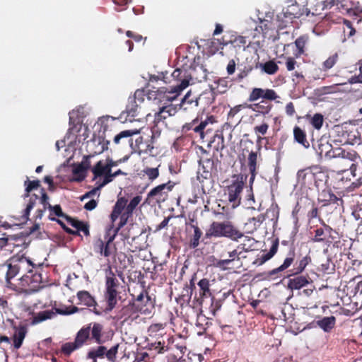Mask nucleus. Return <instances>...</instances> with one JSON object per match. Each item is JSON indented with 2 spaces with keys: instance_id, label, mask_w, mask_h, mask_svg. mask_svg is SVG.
Listing matches in <instances>:
<instances>
[{
  "instance_id": "obj_1",
  "label": "nucleus",
  "mask_w": 362,
  "mask_h": 362,
  "mask_svg": "<svg viewBox=\"0 0 362 362\" xmlns=\"http://www.w3.org/2000/svg\"><path fill=\"white\" fill-rule=\"evenodd\" d=\"M0 271L6 273L5 279L7 286L17 289V286L11 283V279L18 274H22L18 279L19 288L28 292H35L42 288V274L35 268L34 265L27 258L6 261L0 265Z\"/></svg>"
},
{
  "instance_id": "obj_2",
  "label": "nucleus",
  "mask_w": 362,
  "mask_h": 362,
  "mask_svg": "<svg viewBox=\"0 0 362 362\" xmlns=\"http://www.w3.org/2000/svg\"><path fill=\"white\" fill-rule=\"evenodd\" d=\"M205 236L207 238L225 237L237 241L243 237V233L229 221H214L209 226Z\"/></svg>"
},
{
  "instance_id": "obj_3",
  "label": "nucleus",
  "mask_w": 362,
  "mask_h": 362,
  "mask_svg": "<svg viewBox=\"0 0 362 362\" xmlns=\"http://www.w3.org/2000/svg\"><path fill=\"white\" fill-rule=\"evenodd\" d=\"M189 84L187 79H184L179 84L173 85L170 88L166 87L158 88L156 90H152L148 93V98L153 97L163 105H169L176 100L180 93Z\"/></svg>"
},
{
  "instance_id": "obj_4",
  "label": "nucleus",
  "mask_w": 362,
  "mask_h": 362,
  "mask_svg": "<svg viewBox=\"0 0 362 362\" xmlns=\"http://www.w3.org/2000/svg\"><path fill=\"white\" fill-rule=\"evenodd\" d=\"M115 118L107 116L101 120L103 134L94 135L93 137L87 143V147L90 154L93 156L103 153L108 149L110 141L105 139V133L107 131L111 123L115 122Z\"/></svg>"
},
{
  "instance_id": "obj_5",
  "label": "nucleus",
  "mask_w": 362,
  "mask_h": 362,
  "mask_svg": "<svg viewBox=\"0 0 362 362\" xmlns=\"http://www.w3.org/2000/svg\"><path fill=\"white\" fill-rule=\"evenodd\" d=\"M247 177L248 175L246 174H235L232 176L233 180L230 185L226 187L228 201L232 204L233 207H236L240 204L241 194Z\"/></svg>"
},
{
  "instance_id": "obj_6",
  "label": "nucleus",
  "mask_w": 362,
  "mask_h": 362,
  "mask_svg": "<svg viewBox=\"0 0 362 362\" xmlns=\"http://www.w3.org/2000/svg\"><path fill=\"white\" fill-rule=\"evenodd\" d=\"M24 186L25 187V189L23 197H29V200L25 208L23 211L21 219L23 223H26L29 220L30 211L34 208L36 201L38 199V196L37 194H33L30 195V193L33 190L40 187V181L38 180H30L29 178L27 177L26 180L24 182Z\"/></svg>"
},
{
  "instance_id": "obj_7",
  "label": "nucleus",
  "mask_w": 362,
  "mask_h": 362,
  "mask_svg": "<svg viewBox=\"0 0 362 362\" xmlns=\"http://www.w3.org/2000/svg\"><path fill=\"white\" fill-rule=\"evenodd\" d=\"M296 258V248L291 245L285 253L283 263L278 267L263 274L264 279L271 281L281 277L282 272L293 264Z\"/></svg>"
},
{
  "instance_id": "obj_8",
  "label": "nucleus",
  "mask_w": 362,
  "mask_h": 362,
  "mask_svg": "<svg viewBox=\"0 0 362 362\" xmlns=\"http://www.w3.org/2000/svg\"><path fill=\"white\" fill-rule=\"evenodd\" d=\"M320 221L322 226L313 230L312 233L314 235L311 240L313 243H322L329 246L338 238V233L326 224L322 218H320Z\"/></svg>"
},
{
  "instance_id": "obj_9",
  "label": "nucleus",
  "mask_w": 362,
  "mask_h": 362,
  "mask_svg": "<svg viewBox=\"0 0 362 362\" xmlns=\"http://www.w3.org/2000/svg\"><path fill=\"white\" fill-rule=\"evenodd\" d=\"M132 300L138 313L149 315L154 309L155 300L152 298L147 291L142 289L139 295H132Z\"/></svg>"
},
{
  "instance_id": "obj_10",
  "label": "nucleus",
  "mask_w": 362,
  "mask_h": 362,
  "mask_svg": "<svg viewBox=\"0 0 362 362\" xmlns=\"http://www.w3.org/2000/svg\"><path fill=\"white\" fill-rule=\"evenodd\" d=\"M119 347V343L112 346L109 350L105 346H99L88 352L87 358L93 360V362H97V358H103L105 356L109 361L115 362Z\"/></svg>"
},
{
  "instance_id": "obj_11",
  "label": "nucleus",
  "mask_w": 362,
  "mask_h": 362,
  "mask_svg": "<svg viewBox=\"0 0 362 362\" xmlns=\"http://www.w3.org/2000/svg\"><path fill=\"white\" fill-rule=\"evenodd\" d=\"M175 185L173 182L168 181L167 183L155 187L148 193L145 202L150 203L153 200H156L157 203L165 202L168 193L172 191Z\"/></svg>"
},
{
  "instance_id": "obj_12",
  "label": "nucleus",
  "mask_w": 362,
  "mask_h": 362,
  "mask_svg": "<svg viewBox=\"0 0 362 362\" xmlns=\"http://www.w3.org/2000/svg\"><path fill=\"white\" fill-rule=\"evenodd\" d=\"M260 149L261 146H259L258 151H251L248 154L246 165H245L243 163L241 165V169H243L244 166H246L248 168L250 173L249 184L251 189L252 187V185L255 180L256 175L258 173V159L261 158Z\"/></svg>"
},
{
  "instance_id": "obj_13",
  "label": "nucleus",
  "mask_w": 362,
  "mask_h": 362,
  "mask_svg": "<svg viewBox=\"0 0 362 362\" xmlns=\"http://www.w3.org/2000/svg\"><path fill=\"white\" fill-rule=\"evenodd\" d=\"M317 202L322 204V206L334 205V209L343 207L344 200L341 197H337L330 188L327 187L319 192Z\"/></svg>"
},
{
  "instance_id": "obj_14",
  "label": "nucleus",
  "mask_w": 362,
  "mask_h": 362,
  "mask_svg": "<svg viewBox=\"0 0 362 362\" xmlns=\"http://www.w3.org/2000/svg\"><path fill=\"white\" fill-rule=\"evenodd\" d=\"M279 98L276 91L269 88H254L252 89L248 97L249 102H255L259 99L266 100H275Z\"/></svg>"
},
{
  "instance_id": "obj_15",
  "label": "nucleus",
  "mask_w": 362,
  "mask_h": 362,
  "mask_svg": "<svg viewBox=\"0 0 362 362\" xmlns=\"http://www.w3.org/2000/svg\"><path fill=\"white\" fill-rule=\"evenodd\" d=\"M186 238L190 249H195L199 245L200 238L202 236V231L199 226L189 225L185 228Z\"/></svg>"
},
{
  "instance_id": "obj_16",
  "label": "nucleus",
  "mask_w": 362,
  "mask_h": 362,
  "mask_svg": "<svg viewBox=\"0 0 362 362\" xmlns=\"http://www.w3.org/2000/svg\"><path fill=\"white\" fill-rule=\"evenodd\" d=\"M220 44L223 45L230 44L235 49L238 48L239 49H245L246 47L247 40L246 38L243 36L228 33L223 36L221 40L220 41Z\"/></svg>"
},
{
  "instance_id": "obj_17",
  "label": "nucleus",
  "mask_w": 362,
  "mask_h": 362,
  "mask_svg": "<svg viewBox=\"0 0 362 362\" xmlns=\"http://www.w3.org/2000/svg\"><path fill=\"white\" fill-rule=\"evenodd\" d=\"M175 342V337L171 336L168 339V343L165 345L164 341L160 340L154 342H148L146 348L148 351H154L157 354H163L170 350H173V344Z\"/></svg>"
},
{
  "instance_id": "obj_18",
  "label": "nucleus",
  "mask_w": 362,
  "mask_h": 362,
  "mask_svg": "<svg viewBox=\"0 0 362 362\" xmlns=\"http://www.w3.org/2000/svg\"><path fill=\"white\" fill-rule=\"evenodd\" d=\"M178 111L177 105L170 103L160 107L158 112L155 114L154 123L157 125L160 122H163L168 117L174 116Z\"/></svg>"
},
{
  "instance_id": "obj_19",
  "label": "nucleus",
  "mask_w": 362,
  "mask_h": 362,
  "mask_svg": "<svg viewBox=\"0 0 362 362\" xmlns=\"http://www.w3.org/2000/svg\"><path fill=\"white\" fill-rule=\"evenodd\" d=\"M297 181L302 187L310 188L314 183L313 166L299 170L297 173Z\"/></svg>"
},
{
  "instance_id": "obj_20",
  "label": "nucleus",
  "mask_w": 362,
  "mask_h": 362,
  "mask_svg": "<svg viewBox=\"0 0 362 362\" xmlns=\"http://www.w3.org/2000/svg\"><path fill=\"white\" fill-rule=\"evenodd\" d=\"M77 298L81 304L87 307H93L92 310L97 315H100L102 312L97 309V303L95 298L87 291H79L77 293Z\"/></svg>"
},
{
  "instance_id": "obj_21",
  "label": "nucleus",
  "mask_w": 362,
  "mask_h": 362,
  "mask_svg": "<svg viewBox=\"0 0 362 362\" xmlns=\"http://www.w3.org/2000/svg\"><path fill=\"white\" fill-rule=\"evenodd\" d=\"M112 226H110V227L107 229L106 233L105 235V243L103 250V257H109L111 256L116 250L115 246L112 245V242L114 241L116 234L112 232Z\"/></svg>"
},
{
  "instance_id": "obj_22",
  "label": "nucleus",
  "mask_w": 362,
  "mask_h": 362,
  "mask_svg": "<svg viewBox=\"0 0 362 362\" xmlns=\"http://www.w3.org/2000/svg\"><path fill=\"white\" fill-rule=\"evenodd\" d=\"M139 133V130L137 129H129L120 132L119 134L115 135L113 139V142L116 145L124 144L126 143L129 144V146H132V136Z\"/></svg>"
},
{
  "instance_id": "obj_23",
  "label": "nucleus",
  "mask_w": 362,
  "mask_h": 362,
  "mask_svg": "<svg viewBox=\"0 0 362 362\" xmlns=\"http://www.w3.org/2000/svg\"><path fill=\"white\" fill-rule=\"evenodd\" d=\"M41 196L40 197H38V199L40 200V203L42 204V207L41 209H38L36 210L33 218L35 221H37V220H41L42 216H44V214L45 211L51 206V204L49 202V197L47 192H45V188H41L40 189Z\"/></svg>"
},
{
  "instance_id": "obj_24",
  "label": "nucleus",
  "mask_w": 362,
  "mask_h": 362,
  "mask_svg": "<svg viewBox=\"0 0 362 362\" xmlns=\"http://www.w3.org/2000/svg\"><path fill=\"white\" fill-rule=\"evenodd\" d=\"M138 311L134 304L132 300L129 301L127 305H124L118 313V318L122 319L124 321L128 320L129 318H134Z\"/></svg>"
},
{
  "instance_id": "obj_25",
  "label": "nucleus",
  "mask_w": 362,
  "mask_h": 362,
  "mask_svg": "<svg viewBox=\"0 0 362 362\" xmlns=\"http://www.w3.org/2000/svg\"><path fill=\"white\" fill-rule=\"evenodd\" d=\"M314 183L316 187L326 185L329 180V175L327 171L317 165L313 166Z\"/></svg>"
},
{
  "instance_id": "obj_26",
  "label": "nucleus",
  "mask_w": 362,
  "mask_h": 362,
  "mask_svg": "<svg viewBox=\"0 0 362 362\" xmlns=\"http://www.w3.org/2000/svg\"><path fill=\"white\" fill-rule=\"evenodd\" d=\"M141 111V106L140 104L136 101L135 99L131 98V97L128 99V103L126 106L125 112L127 114V117H129V120L135 119V118L139 116Z\"/></svg>"
},
{
  "instance_id": "obj_27",
  "label": "nucleus",
  "mask_w": 362,
  "mask_h": 362,
  "mask_svg": "<svg viewBox=\"0 0 362 362\" xmlns=\"http://www.w3.org/2000/svg\"><path fill=\"white\" fill-rule=\"evenodd\" d=\"M91 172L93 174V180H95L98 177H103L104 179L105 176H108L110 170H109L105 161L100 160L91 168Z\"/></svg>"
},
{
  "instance_id": "obj_28",
  "label": "nucleus",
  "mask_w": 362,
  "mask_h": 362,
  "mask_svg": "<svg viewBox=\"0 0 362 362\" xmlns=\"http://www.w3.org/2000/svg\"><path fill=\"white\" fill-rule=\"evenodd\" d=\"M199 105L198 98L192 97L191 91H188L182 99L180 103L177 105L179 109H183L185 111L197 108Z\"/></svg>"
},
{
  "instance_id": "obj_29",
  "label": "nucleus",
  "mask_w": 362,
  "mask_h": 362,
  "mask_svg": "<svg viewBox=\"0 0 362 362\" xmlns=\"http://www.w3.org/2000/svg\"><path fill=\"white\" fill-rule=\"evenodd\" d=\"M90 325L91 324H88L86 326H83L76 333L74 341L80 348L82 347L87 342V341L90 339Z\"/></svg>"
},
{
  "instance_id": "obj_30",
  "label": "nucleus",
  "mask_w": 362,
  "mask_h": 362,
  "mask_svg": "<svg viewBox=\"0 0 362 362\" xmlns=\"http://www.w3.org/2000/svg\"><path fill=\"white\" fill-rule=\"evenodd\" d=\"M66 220L67 222L76 230L75 231H78V234L76 235H80V232L81 231L86 236L90 235L89 231V226L88 223L72 218L71 216H66Z\"/></svg>"
},
{
  "instance_id": "obj_31",
  "label": "nucleus",
  "mask_w": 362,
  "mask_h": 362,
  "mask_svg": "<svg viewBox=\"0 0 362 362\" xmlns=\"http://www.w3.org/2000/svg\"><path fill=\"white\" fill-rule=\"evenodd\" d=\"M90 339L98 344H103L105 340L102 338L103 326L100 323H90Z\"/></svg>"
},
{
  "instance_id": "obj_32",
  "label": "nucleus",
  "mask_w": 362,
  "mask_h": 362,
  "mask_svg": "<svg viewBox=\"0 0 362 362\" xmlns=\"http://www.w3.org/2000/svg\"><path fill=\"white\" fill-rule=\"evenodd\" d=\"M271 102L270 100H262L259 103L251 104L252 107H249V109L264 116L269 114L273 107Z\"/></svg>"
},
{
  "instance_id": "obj_33",
  "label": "nucleus",
  "mask_w": 362,
  "mask_h": 362,
  "mask_svg": "<svg viewBox=\"0 0 362 362\" xmlns=\"http://www.w3.org/2000/svg\"><path fill=\"white\" fill-rule=\"evenodd\" d=\"M309 276H297L293 279H290L288 281V287L291 290H298L309 284Z\"/></svg>"
},
{
  "instance_id": "obj_34",
  "label": "nucleus",
  "mask_w": 362,
  "mask_h": 362,
  "mask_svg": "<svg viewBox=\"0 0 362 362\" xmlns=\"http://www.w3.org/2000/svg\"><path fill=\"white\" fill-rule=\"evenodd\" d=\"M309 41V35L305 34L300 35L295 40L296 51L294 52L295 57L298 58L305 52V46Z\"/></svg>"
},
{
  "instance_id": "obj_35",
  "label": "nucleus",
  "mask_w": 362,
  "mask_h": 362,
  "mask_svg": "<svg viewBox=\"0 0 362 362\" xmlns=\"http://www.w3.org/2000/svg\"><path fill=\"white\" fill-rule=\"evenodd\" d=\"M16 332L13 336V346L15 349H18L23 344V340L27 333V329L24 326L19 327H15Z\"/></svg>"
},
{
  "instance_id": "obj_36",
  "label": "nucleus",
  "mask_w": 362,
  "mask_h": 362,
  "mask_svg": "<svg viewBox=\"0 0 362 362\" xmlns=\"http://www.w3.org/2000/svg\"><path fill=\"white\" fill-rule=\"evenodd\" d=\"M198 286L199 287L200 303H202L204 298H208L212 295L210 289L209 280L206 278L201 279L198 282Z\"/></svg>"
},
{
  "instance_id": "obj_37",
  "label": "nucleus",
  "mask_w": 362,
  "mask_h": 362,
  "mask_svg": "<svg viewBox=\"0 0 362 362\" xmlns=\"http://www.w3.org/2000/svg\"><path fill=\"white\" fill-rule=\"evenodd\" d=\"M279 247V240L276 239L273 240L272 247L268 252L263 254L260 257L257 258L255 263L259 265H262L267 261L272 259L274 255L277 252Z\"/></svg>"
},
{
  "instance_id": "obj_38",
  "label": "nucleus",
  "mask_w": 362,
  "mask_h": 362,
  "mask_svg": "<svg viewBox=\"0 0 362 362\" xmlns=\"http://www.w3.org/2000/svg\"><path fill=\"white\" fill-rule=\"evenodd\" d=\"M279 247V240L276 239L273 240L272 247L268 252L263 254L260 257L257 258L255 263L259 265H262L267 261L272 259L274 255L277 252Z\"/></svg>"
},
{
  "instance_id": "obj_39",
  "label": "nucleus",
  "mask_w": 362,
  "mask_h": 362,
  "mask_svg": "<svg viewBox=\"0 0 362 362\" xmlns=\"http://www.w3.org/2000/svg\"><path fill=\"white\" fill-rule=\"evenodd\" d=\"M165 323L152 324L148 328V334L151 338H156L158 339L160 337L165 334L163 331L165 330Z\"/></svg>"
},
{
  "instance_id": "obj_40",
  "label": "nucleus",
  "mask_w": 362,
  "mask_h": 362,
  "mask_svg": "<svg viewBox=\"0 0 362 362\" xmlns=\"http://www.w3.org/2000/svg\"><path fill=\"white\" fill-rule=\"evenodd\" d=\"M286 13L288 14L290 16H292V18H299L304 14H305L306 16H308L310 11H308V9L305 8H300L298 4H295L288 6Z\"/></svg>"
},
{
  "instance_id": "obj_41",
  "label": "nucleus",
  "mask_w": 362,
  "mask_h": 362,
  "mask_svg": "<svg viewBox=\"0 0 362 362\" xmlns=\"http://www.w3.org/2000/svg\"><path fill=\"white\" fill-rule=\"evenodd\" d=\"M336 318L334 316L324 317L320 320L317 321V325L324 332H329L334 327Z\"/></svg>"
},
{
  "instance_id": "obj_42",
  "label": "nucleus",
  "mask_w": 362,
  "mask_h": 362,
  "mask_svg": "<svg viewBox=\"0 0 362 362\" xmlns=\"http://www.w3.org/2000/svg\"><path fill=\"white\" fill-rule=\"evenodd\" d=\"M264 221L269 219L272 222L273 226H275L278 223L279 217V208L277 205H272L267 209L266 212L263 214Z\"/></svg>"
},
{
  "instance_id": "obj_43",
  "label": "nucleus",
  "mask_w": 362,
  "mask_h": 362,
  "mask_svg": "<svg viewBox=\"0 0 362 362\" xmlns=\"http://www.w3.org/2000/svg\"><path fill=\"white\" fill-rule=\"evenodd\" d=\"M119 282L115 274L110 270L105 277V291H117Z\"/></svg>"
},
{
  "instance_id": "obj_44",
  "label": "nucleus",
  "mask_w": 362,
  "mask_h": 362,
  "mask_svg": "<svg viewBox=\"0 0 362 362\" xmlns=\"http://www.w3.org/2000/svg\"><path fill=\"white\" fill-rule=\"evenodd\" d=\"M214 168V161L211 158L201 159L199 160V170L203 171V176L207 178L210 176L211 171Z\"/></svg>"
},
{
  "instance_id": "obj_45",
  "label": "nucleus",
  "mask_w": 362,
  "mask_h": 362,
  "mask_svg": "<svg viewBox=\"0 0 362 362\" xmlns=\"http://www.w3.org/2000/svg\"><path fill=\"white\" fill-rule=\"evenodd\" d=\"M117 291H105V298L107 302V307L105 310L107 311H111L115 308L117 303Z\"/></svg>"
},
{
  "instance_id": "obj_46",
  "label": "nucleus",
  "mask_w": 362,
  "mask_h": 362,
  "mask_svg": "<svg viewBox=\"0 0 362 362\" xmlns=\"http://www.w3.org/2000/svg\"><path fill=\"white\" fill-rule=\"evenodd\" d=\"M293 136L296 141L303 145L305 148H308L310 144L306 138V133L300 127L296 126L293 129Z\"/></svg>"
},
{
  "instance_id": "obj_47",
  "label": "nucleus",
  "mask_w": 362,
  "mask_h": 362,
  "mask_svg": "<svg viewBox=\"0 0 362 362\" xmlns=\"http://www.w3.org/2000/svg\"><path fill=\"white\" fill-rule=\"evenodd\" d=\"M173 350H170L173 353L174 358L176 360H181L187 351L186 345L184 342H177L175 338V342L172 345Z\"/></svg>"
},
{
  "instance_id": "obj_48",
  "label": "nucleus",
  "mask_w": 362,
  "mask_h": 362,
  "mask_svg": "<svg viewBox=\"0 0 362 362\" xmlns=\"http://www.w3.org/2000/svg\"><path fill=\"white\" fill-rule=\"evenodd\" d=\"M312 258L310 255H306L305 257L301 258L298 262L297 266L293 268L292 275H298L303 272L306 267L310 264Z\"/></svg>"
},
{
  "instance_id": "obj_49",
  "label": "nucleus",
  "mask_w": 362,
  "mask_h": 362,
  "mask_svg": "<svg viewBox=\"0 0 362 362\" xmlns=\"http://www.w3.org/2000/svg\"><path fill=\"white\" fill-rule=\"evenodd\" d=\"M264 221V217L263 216V214H259L256 217H252L248 219L247 222L245 223V226L248 227L250 230L248 233H252L254 230H256L259 228L261 224Z\"/></svg>"
},
{
  "instance_id": "obj_50",
  "label": "nucleus",
  "mask_w": 362,
  "mask_h": 362,
  "mask_svg": "<svg viewBox=\"0 0 362 362\" xmlns=\"http://www.w3.org/2000/svg\"><path fill=\"white\" fill-rule=\"evenodd\" d=\"M208 146L212 147L216 151L223 150L225 147L223 136L222 134H215Z\"/></svg>"
},
{
  "instance_id": "obj_51",
  "label": "nucleus",
  "mask_w": 362,
  "mask_h": 362,
  "mask_svg": "<svg viewBox=\"0 0 362 362\" xmlns=\"http://www.w3.org/2000/svg\"><path fill=\"white\" fill-rule=\"evenodd\" d=\"M333 156L339 157L343 159L349 160L351 162H356L357 159L360 158V156L354 150L347 151L345 149H339L338 153Z\"/></svg>"
},
{
  "instance_id": "obj_52",
  "label": "nucleus",
  "mask_w": 362,
  "mask_h": 362,
  "mask_svg": "<svg viewBox=\"0 0 362 362\" xmlns=\"http://www.w3.org/2000/svg\"><path fill=\"white\" fill-rule=\"evenodd\" d=\"M55 316V313L53 310H47L39 312L35 316L33 317L32 325L40 323L46 320L51 319Z\"/></svg>"
},
{
  "instance_id": "obj_53",
  "label": "nucleus",
  "mask_w": 362,
  "mask_h": 362,
  "mask_svg": "<svg viewBox=\"0 0 362 362\" xmlns=\"http://www.w3.org/2000/svg\"><path fill=\"white\" fill-rule=\"evenodd\" d=\"M47 209L49 211L48 218L50 221H56L57 220H59L58 218H56L54 216L62 217L65 219L66 216H69L68 215L63 213L62 207L59 204H56L54 206L51 205Z\"/></svg>"
},
{
  "instance_id": "obj_54",
  "label": "nucleus",
  "mask_w": 362,
  "mask_h": 362,
  "mask_svg": "<svg viewBox=\"0 0 362 362\" xmlns=\"http://www.w3.org/2000/svg\"><path fill=\"white\" fill-rule=\"evenodd\" d=\"M211 119H213L212 116L208 117L204 121H199L198 123H196V124L194 126L192 132L195 134H199L201 139H204V129L207 124H209V120H211Z\"/></svg>"
},
{
  "instance_id": "obj_55",
  "label": "nucleus",
  "mask_w": 362,
  "mask_h": 362,
  "mask_svg": "<svg viewBox=\"0 0 362 362\" xmlns=\"http://www.w3.org/2000/svg\"><path fill=\"white\" fill-rule=\"evenodd\" d=\"M240 255V252H238L236 249L228 252V258L221 259L217 262L218 267H224L228 265L230 262H233L234 260L237 259L239 260L240 257L239 255Z\"/></svg>"
},
{
  "instance_id": "obj_56",
  "label": "nucleus",
  "mask_w": 362,
  "mask_h": 362,
  "mask_svg": "<svg viewBox=\"0 0 362 362\" xmlns=\"http://www.w3.org/2000/svg\"><path fill=\"white\" fill-rule=\"evenodd\" d=\"M346 170L343 171V173H338V181H337V188L339 189H349L352 187L354 182H351V179L348 177H345L344 173H346Z\"/></svg>"
},
{
  "instance_id": "obj_57",
  "label": "nucleus",
  "mask_w": 362,
  "mask_h": 362,
  "mask_svg": "<svg viewBox=\"0 0 362 362\" xmlns=\"http://www.w3.org/2000/svg\"><path fill=\"white\" fill-rule=\"evenodd\" d=\"M262 71L269 75L275 74L279 71V66L273 60H269L261 64Z\"/></svg>"
},
{
  "instance_id": "obj_58",
  "label": "nucleus",
  "mask_w": 362,
  "mask_h": 362,
  "mask_svg": "<svg viewBox=\"0 0 362 362\" xmlns=\"http://www.w3.org/2000/svg\"><path fill=\"white\" fill-rule=\"evenodd\" d=\"M127 173L123 172L122 170L119 169L117 171L112 173V170H110V173L108 176H105V177L103 180L102 182L98 185V189L101 188L108 183L112 182L114 179L119 175H126Z\"/></svg>"
},
{
  "instance_id": "obj_59",
  "label": "nucleus",
  "mask_w": 362,
  "mask_h": 362,
  "mask_svg": "<svg viewBox=\"0 0 362 362\" xmlns=\"http://www.w3.org/2000/svg\"><path fill=\"white\" fill-rule=\"evenodd\" d=\"M272 22L268 20L259 18V24L255 27V30L258 33H266L272 29Z\"/></svg>"
},
{
  "instance_id": "obj_60",
  "label": "nucleus",
  "mask_w": 362,
  "mask_h": 362,
  "mask_svg": "<svg viewBox=\"0 0 362 362\" xmlns=\"http://www.w3.org/2000/svg\"><path fill=\"white\" fill-rule=\"evenodd\" d=\"M79 308L75 305L64 306V308H55L54 313L63 315H67L78 312Z\"/></svg>"
},
{
  "instance_id": "obj_61",
  "label": "nucleus",
  "mask_w": 362,
  "mask_h": 362,
  "mask_svg": "<svg viewBox=\"0 0 362 362\" xmlns=\"http://www.w3.org/2000/svg\"><path fill=\"white\" fill-rule=\"evenodd\" d=\"M339 59L338 53H334V54L329 56L322 64V69L324 71H327L332 69L337 62Z\"/></svg>"
},
{
  "instance_id": "obj_62",
  "label": "nucleus",
  "mask_w": 362,
  "mask_h": 362,
  "mask_svg": "<svg viewBox=\"0 0 362 362\" xmlns=\"http://www.w3.org/2000/svg\"><path fill=\"white\" fill-rule=\"evenodd\" d=\"M324 122V117L320 113H315L310 117V123L316 129L319 130L322 128Z\"/></svg>"
},
{
  "instance_id": "obj_63",
  "label": "nucleus",
  "mask_w": 362,
  "mask_h": 362,
  "mask_svg": "<svg viewBox=\"0 0 362 362\" xmlns=\"http://www.w3.org/2000/svg\"><path fill=\"white\" fill-rule=\"evenodd\" d=\"M80 349L75 341L66 342L62 346L61 351L66 356H69L74 351Z\"/></svg>"
},
{
  "instance_id": "obj_64",
  "label": "nucleus",
  "mask_w": 362,
  "mask_h": 362,
  "mask_svg": "<svg viewBox=\"0 0 362 362\" xmlns=\"http://www.w3.org/2000/svg\"><path fill=\"white\" fill-rule=\"evenodd\" d=\"M249 107H252V105L247 104V103L235 105L229 110L228 113V119L233 118L240 110Z\"/></svg>"
}]
</instances>
